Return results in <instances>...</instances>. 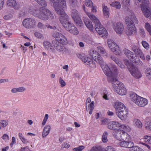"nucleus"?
Here are the masks:
<instances>
[{
	"mask_svg": "<svg viewBox=\"0 0 151 151\" xmlns=\"http://www.w3.org/2000/svg\"><path fill=\"white\" fill-rule=\"evenodd\" d=\"M113 69L109 71L106 66H102V70L108 77L109 81L112 82V86L116 92L121 96L125 95L127 93V89L124 85L122 83L118 81L116 78L117 69L115 65H112Z\"/></svg>",
	"mask_w": 151,
	"mask_h": 151,
	"instance_id": "f257e3e1",
	"label": "nucleus"
},
{
	"mask_svg": "<svg viewBox=\"0 0 151 151\" xmlns=\"http://www.w3.org/2000/svg\"><path fill=\"white\" fill-rule=\"evenodd\" d=\"M34 0L42 7H40L39 9L36 7H29V12L32 14L44 20H47L49 19H52L54 17L51 11L45 7L47 6L45 0Z\"/></svg>",
	"mask_w": 151,
	"mask_h": 151,
	"instance_id": "f03ea898",
	"label": "nucleus"
},
{
	"mask_svg": "<svg viewBox=\"0 0 151 151\" xmlns=\"http://www.w3.org/2000/svg\"><path fill=\"white\" fill-rule=\"evenodd\" d=\"M115 138L120 141L118 144L121 147L130 148L134 145L133 142L129 140L130 136L124 130H119Z\"/></svg>",
	"mask_w": 151,
	"mask_h": 151,
	"instance_id": "7ed1b4c3",
	"label": "nucleus"
},
{
	"mask_svg": "<svg viewBox=\"0 0 151 151\" xmlns=\"http://www.w3.org/2000/svg\"><path fill=\"white\" fill-rule=\"evenodd\" d=\"M125 19L127 26L126 33L129 35H132L135 33L136 32V30L133 22L137 24L138 23V21L134 14L131 11L128 12Z\"/></svg>",
	"mask_w": 151,
	"mask_h": 151,
	"instance_id": "20e7f679",
	"label": "nucleus"
},
{
	"mask_svg": "<svg viewBox=\"0 0 151 151\" xmlns=\"http://www.w3.org/2000/svg\"><path fill=\"white\" fill-rule=\"evenodd\" d=\"M97 52H96V51L94 50H92V53H91V55L93 59L97 63L100 64L102 69V66H106L108 67V69H110L109 71L112 70L113 69L112 65H114L110 63L109 67L107 65L104 64L103 60L99 54V53H100L103 55H106V52L104 49L102 47H99L97 48Z\"/></svg>",
	"mask_w": 151,
	"mask_h": 151,
	"instance_id": "39448f33",
	"label": "nucleus"
},
{
	"mask_svg": "<svg viewBox=\"0 0 151 151\" xmlns=\"http://www.w3.org/2000/svg\"><path fill=\"white\" fill-rule=\"evenodd\" d=\"M113 105L118 117L122 120H126L128 117V112L124 105L121 102L116 101Z\"/></svg>",
	"mask_w": 151,
	"mask_h": 151,
	"instance_id": "423d86ee",
	"label": "nucleus"
},
{
	"mask_svg": "<svg viewBox=\"0 0 151 151\" xmlns=\"http://www.w3.org/2000/svg\"><path fill=\"white\" fill-rule=\"evenodd\" d=\"M108 128L111 130L116 131L114 134V137L119 130L126 131L127 132H130L131 128L128 125L122 124L118 121H114L109 122L107 125Z\"/></svg>",
	"mask_w": 151,
	"mask_h": 151,
	"instance_id": "0eeeda50",
	"label": "nucleus"
},
{
	"mask_svg": "<svg viewBox=\"0 0 151 151\" xmlns=\"http://www.w3.org/2000/svg\"><path fill=\"white\" fill-rule=\"evenodd\" d=\"M69 17L66 15L65 17H62L59 19L60 23L67 31L74 35H78L79 33L78 29L73 24L69 21Z\"/></svg>",
	"mask_w": 151,
	"mask_h": 151,
	"instance_id": "6e6552de",
	"label": "nucleus"
},
{
	"mask_svg": "<svg viewBox=\"0 0 151 151\" xmlns=\"http://www.w3.org/2000/svg\"><path fill=\"white\" fill-rule=\"evenodd\" d=\"M54 8L57 14L60 16L59 19L62 17H65V15H68L64 12L66 8L65 0H58L57 4H54Z\"/></svg>",
	"mask_w": 151,
	"mask_h": 151,
	"instance_id": "1a4fd4ad",
	"label": "nucleus"
},
{
	"mask_svg": "<svg viewBox=\"0 0 151 151\" xmlns=\"http://www.w3.org/2000/svg\"><path fill=\"white\" fill-rule=\"evenodd\" d=\"M125 64L128 66L129 70L131 75L136 79H139L142 76V74L138 68L132 64H129V62L128 60H126L125 62Z\"/></svg>",
	"mask_w": 151,
	"mask_h": 151,
	"instance_id": "9d476101",
	"label": "nucleus"
},
{
	"mask_svg": "<svg viewBox=\"0 0 151 151\" xmlns=\"http://www.w3.org/2000/svg\"><path fill=\"white\" fill-rule=\"evenodd\" d=\"M130 97L131 100L139 107H144L148 103L147 99L141 97L134 93L130 95Z\"/></svg>",
	"mask_w": 151,
	"mask_h": 151,
	"instance_id": "9b49d317",
	"label": "nucleus"
},
{
	"mask_svg": "<svg viewBox=\"0 0 151 151\" xmlns=\"http://www.w3.org/2000/svg\"><path fill=\"white\" fill-rule=\"evenodd\" d=\"M108 47L111 51L116 55H119L121 51L119 46L113 40L108 39L107 40Z\"/></svg>",
	"mask_w": 151,
	"mask_h": 151,
	"instance_id": "f8f14e48",
	"label": "nucleus"
},
{
	"mask_svg": "<svg viewBox=\"0 0 151 151\" xmlns=\"http://www.w3.org/2000/svg\"><path fill=\"white\" fill-rule=\"evenodd\" d=\"M141 8L144 16L151 19V7L149 2L141 5Z\"/></svg>",
	"mask_w": 151,
	"mask_h": 151,
	"instance_id": "ddd939ff",
	"label": "nucleus"
},
{
	"mask_svg": "<svg viewBox=\"0 0 151 151\" xmlns=\"http://www.w3.org/2000/svg\"><path fill=\"white\" fill-rule=\"evenodd\" d=\"M123 52L125 55L130 59L133 62L141 64L142 63L140 60L137 58L136 56H135L133 53L128 49L124 48Z\"/></svg>",
	"mask_w": 151,
	"mask_h": 151,
	"instance_id": "4468645a",
	"label": "nucleus"
},
{
	"mask_svg": "<svg viewBox=\"0 0 151 151\" xmlns=\"http://www.w3.org/2000/svg\"><path fill=\"white\" fill-rule=\"evenodd\" d=\"M52 36L59 43L62 45H66L68 43V40L60 32H54Z\"/></svg>",
	"mask_w": 151,
	"mask_h": 151,
	"instance_id": "2eb2a0df",
	"label": "nucleus"
},
{
	"mask_svg": "<svg viewBox=\"0 0 151 151\" xmlns=\"http://www.w3.org/2000/svg\"><path fill=\"white\" fill-rule=\"evenodd\" d=\"M71 16L76 24L79 26H81L83 25L82 20L81 19L78 12L75 9H73L72 10Z\"/></svg>",
	"mask_w": 151,
	"mask_h": 151,
	"instance_id": "dca6fc26",
	"label": "nucleus"
},
{
	"mask_svg": "<svg viewBox=\"0 0 151 151\" xmlns=\"http://www.w3.org/2000/svg\"><path fill=\"white\" fill-rule=\"evenodd\" d=\"M79 58L88 67L91 68H94L96 67L95 63L88 56L85 55L82 57L80 56Z\"/></svg>",
	"mask_w": 151,
	"mask_h": 151,
	"instance_id": "f3484780",
	"label": "nucleus"
},
{
	"mask_svg": "<svg viewBox=\"0 0 151 151\" xmlns=\"http://www.w3.org/2000/svg\"><path fill=\"white\" fill-rule=\"evenodd\" d=\"M36 23L35 20L31 18H26L24 19L22 22L23 26L28 29L35 27Z\"/></svg>",
	"mask_w": 151,
	"mask_h": 151,
	"instance_id": "a211bd4d",
	"label": "nucleus"
},
{
	"mask_svg": "<svg viewBox=\"0 0 151 151\" xmlns=\"http://www.w3.org/2000/svg\"><path fill=\"white\" fill-rule=\"evenodd\" d=\"M56 42H53L52 43L53 45H54V43L55 44ZM43 45L44 47L46 50L52 53H55L56 49L55 48L54 45L53 46L50 42L48 41H45L43 42Z\"/></svg>",
	"mask_w": 151,
	"mask_h": 151,
	"instance_id": "6ab92c4d",
	"label": "nucleus"
},
{
	"mask_svg": "<svg viewBox=\"0 0 151 151\" xmlns=\"http://www.w3.org/2000/svg\"><path fill=\"white\" fill-rule=\"evenodd\" d=\"M113 28L118 34H122L124 30L123 24L120 22H118L114 24Z\"/></svg>",
	"mask_w": 151,
	"mask_h": 151,
	"instance_id": "aec40b11",
	"label": "nucleus"
},
{
	"mask_svg": "<svg viewBox=\"0 0 151 151\" xmlns=\"http://www.w3.org/2000/svg\"><path fill=\"white\" fill-rule=\"evenodd\" d=\"M83 22L88 29L91 32H94L95 30L92 22L87 17H84Z\"/></svg>",
	"mask_w": 151,
	"mask_h": 151,
	"instance_id": "412c9836",
	"label": "nucleus"
},
{
	"mask_svg": "<svg viewBox=\"0 0 151 151\" xmlns=\"http://www.w3.org/2000/svg\"><path fill=\"white\" fill-rule=\"evenodd\" d=\"M53 44L55 48L57 51L65 54H69V50L66 47L59 45L58 42L55 44L54 43Z\"/></svg>",
	"mask_w": 151,
	"mask_h": 151,
	"instance_id": "4be33fe9",
	"label": "nucleus"
},
{
	"mask_svg": "<svg viewBox=\"0 0 151 151\" xmlns=\"http://www.w3.org/2000/svg\"><path fill=\"white\" fill-rule=\"evenodd\" d=\"M6 3L8 6L12 7L14 9H18L19 8V5L17 3L15 0H8Z\"/></svg>",
	"mask_w": 151,
	"mask_h": 151,
	"instance_id": "5701e85b",
	"label": "nucleus"
},
{
	"mask_svg": "<svg viewBox=\"0 0 151 151\" xmlns=\"http://www.w3.org/2000/svg\"><path fill=\"white\" fill-rule=\"evenodd\" d=\"M133 125L135 127L141 129L142 128L143 125L141 121L137 118H134L132 120Z\"/></svg>",
	"mask_w": 151,
	"mask_h": 151,
	"instance_id": "b1692460",
	"label": "nucleus"
},
{
	"mask_svg": "<svg viewBox=\"0 0 151 151\" xmlns=\"http://www.w3.org/2000/svg\"><path fill=\"white\" fill-rule=\"evenodd\" d=\"M83 8L89 18L92 20L94 23L99 21L94 15L90 12H88L86 10L84 5L83 6Z\"/></svg>",
	"mask_w": 151,
	"mask_h": 151,
	"instance_id": "393cba45",
	"label": "nucleus"
},
{
	"mask_svg": "<svg viewBox=\"0 0 151 151\" xmlns=\"http://www.w3.org/2000/svg\"><path fill=\"white\" fill-rule=\"evenodd\" d=\"M51 129V127L49 125H47L45 126L43 129L42 133V137H45L50 133Z\"/></svg>",
	"mask_w": 151,
	"mask_h": 151,
	"instance_id": "a878e982",
	"label": "nucleus"
},
{
	"mask_svg": "<svg viewBox=\"0 0 151 151\" xmlns=\"http://www.w3.org/2000/svg\"><path fill=\"white\" fill-rule=\"evenodd\" d=\"M103 12L104 15L106 18H108L109 16V9L104 5H103Z\"/></svg>",
	"mask_w": 151,
	"mask_h": 151,
	"instance_id": "bb28decb",
	"label": "nucleus"
},
{
	"mask_svg": "<svg viewBox=\"0 0 151 151\" xmlns=\"http://www.w3.org/2000/svg\"><path fill=\"white\" fill-rule=\"evenodd\" d=\"M91 101V99L90 98H88L86 100V108L90 107L93 109V106H94V102L93 101Z\"/></svg>",
	"mask_w": 151,
	"mask_h": 151,
	"instance_id": "cd10ccee",
	"label": "nucleus"
},
{
	"mask_svg": "<svg viewBox=\"0 0 151 151\" xmlns=\"http://www.w3.org/2000/svg\"><path fill=\"white\" fill-rule=\"evenodd\" d=\"M111 59L115 62L117 65L121 68H124V65L122 63V62L118 59H116L115 57L112 56Z\"/></svg>",
	"mask_w": 151,
	"mask_h": 151,
	"instance_id": "c85d7f7f",
	"label": "nucleus"
},
{
	"mask_svg": "<svg viewBox=\"0 0 151 151\" xmlns=\"http://www.w3.org/2000/svg\"><path fill=\"white\" fill-rule=\"evenodd\" d=\"M95 29L96 32L101 34V32H100V30L99 29L100 28H102L103 26L101 24L99 21L95 23Z\"/></svg>",
	"mask_w": 151,
	"mask_h": 151,
	"instance_id": "c756f323",
	"label": "nucleus"
},
{
	"mask_svg": "<svg viewBox=\"0 0 151 151\" xmlns=\"http://www.w3.org/2000/svg\"><path fill=\"white\" fill-rule=\"evenodd\" d=\"M18 135L19 139L23 143L25 144L28 142V140L25 138L22 133L21 132L19 133Z\"/></svg>",
	"mask_w": 151,
	"mask_h": 151,
	"instance_id": "7c9ffc66",
	"label": "nucleus"
},
{
	"mask_svg": "<svg viewBox=\"0 0 151 151\" xmlns=\"http://www.w3.org/2000/svg\"><path fill=\"white\" fill-rule=\"evenodd\" d=\"M110 5L117 9H119L121 8V4L118 1L113 2Z\"/></svg>",
	"mask_w": 151,
	"mask_h": 151,
	"instance_id": "2f4dec72",
	"label": "nucleus"
},
{
	"mask_svg": "<svg viewBox=\"0 0 151 151\" xmlns=\"http://www.w3.org/2000/svg\"><path fill=\"white\" fill-rule=\"evenodd\" d=\"M108 133L107 132H104L102 136V140L103 142L106 143L108 141L107 137Z\"/></svg>",
	"mask_w": 151,
	"mask_h": 151,
	"instance_id": "473e14b6",
	"label": "nucleus"
},
{
	"mask_svg": "<svg viewBox=\"0 0 151 151\" xmlns=\"http://www.w3.org/2000/svg\"><path fill=\"white\" fill-rule=\"evenodd\" d=\"M144 126L146 130L148 131H151V122H146Z\"/></svg>",
	"mask_w": 151,
	"mask_h": 151,
	"instance_id": "72a5a7b5",
	"label": "nucleus"
},
{
	"mask_svg": "<svg viewBox=\"0 0 151 151\" xmlns=\"http://www.w3.org/2000/svg\"><path fill=\"white\" fill-rule=\"evenodd\" d=\"M144 27L146 30L151 36V25L148 22L145 23Z\"/></svg>",
	"mask_w": 151,
	"mask_h": 151,
	"instance_id": "f704fd0d",
	"label": "nucleus"
},
{
	"mask_svg": "<svg viewBox=\"0 0 151 151\" xmlns=\"http://www.w3.org/2000/svg\"><path fill=\"white\" fill-rule=\"evenodd\" d=\"M145 74L147 77L151 81V69L150 68H147L145 70Z\"/></svg>",
	"mask_w": 151,
	"mask_h": 151,
	"instance_id": "c9c22d12",
	"label": "nucleus"
},
{
	"mask_svg": "<svg viewBox=\"0 0 151 151\" xmlns=\"http://www.w3.org/2000/svg\"><path fill=\"white\" fill-rule=\"evenodd\" d=\"M130 151H143V150L138 147L132 146L129 148Z\"/></svg>",
	"mask_w": 151,
	"mask_h": 151,
	"instance_id": "e433bc0d",
	"label": "nucleus"
},
{
	"mask_svg": "<svg viewBox=\"0 0 151 151\" xmlns=\"http://www.w3.org/2000/svg\"><path fill=\"white\" fill-rule=\"evenodd\" d=\"M143 139L145 142L151 144V136L145 135Z\"/></svg>",
	"mask_w": 151,
	"mask_h": 151,
	"instance_id": "4c0bfd02",
	"label": "nucleus"
},
{
	"mask_svg": "<svg viewBox=\"0 0 151 151\" xmlns=\"http://www.w3.org/2000/svg\"><path fill=\"white\" fill-rule=\"evenodd\" d=\"M132 50L134 52L135 55H137L141 51V50L135 46H133L132 48Z\"/></svg>",
	"mask_w": 151,
	"mask_h": 151,
	"instance_id": "58836bf2",
	"label": "nucleus"
},
{
	"mask_svg": "<svg viewBox=\"0 0 151 151\" xmlns=\"http://www.w3.org/2000/svg\"><path fill=\"white\" fill-rule=\"evenodd\" d=\"M102 30H100V32H101V34H99V33H97L99 35H102V36H107L108 35V33L106 29L104 28Z\"/></svg>",
	"mask_w": 151,
	"mask_h": 151,
	"instance_id": "ea45409f",
	"label": "nucleus"
},
{
	"mask_svg": "<svg viewBox=\"0 0 151 151\" xmlns=\"http://www.w3.org/2000/svg\"><path fill=\"white\" fill-rule=\"evenodd\" d=\"M8 123L9 122L7 120H1L0 122L2 127L3 128L6 127L8 124Z\"/></svg>",
	"mask_w": 151,
	"mask_h": 151,
	"instance_id": "a19ab883",
	"label": "nucleus"
},
{
	"mask_svg": "<svg viewBox=\"0 0 151 151\" xmlns=\"http://www.w3.org/2000/svg\"><path fill=\"white\" fill-rule=\"evenodd\" d=\"M142 44L143 47L146 49L148 50L149 49V44L146 41H142Z\"/></svg>",
	"mask_w": 151,
	"mask_h": 151,
	"instance_id": "79ce46f5",
	"label": "nucleus"
},
{
	"mask_svg": "<svg viewBox=\"0 0 151 151\" xmlns=\"http://www.w3.org/2000/svg\"><path fill=\"white\" fill-rule=\"evenodd\" d=\"M103 97L104 99L106 100H108L109 99L108 93L107 91L105 90L104 92Z\"/></svg>",
	"mask_w": 151,
	"mask_h": 151,
	"instance_id": "37998d69",
	"label": "nucleus"
},
{
	"mask_svg": "<svg viewBox=\"0 0 151 151\" xmlns=\"http://www.w3.org/2000/svg\"><path fill=\"white\" fill-rule=\"evenodd\" d=\"M103 151H116L115 149L111 146H108L106 148H103Z\"/></svg>",
	"mask_w": 151,
	"mask_h": 151,
	"instance_id": "c03bdc74",
	"label": "nucleus"
},
{
	"mask_svg": "<svg viewBox=\"0 0 151 151\" xmlns=\"http://www.w3.org/2000/svg\"><path fill=\"white\" fill-rule=\"evenodd\" d=\"M86 5L89 7H92L93 6L92 1L90 0H86L85 1Z\"/></svg>",
	"mask_w": 151,
	"mask_h": 151,
	"instance_id": "a18cd8bd",
	"label": "nucleus"
},
{
	"mask_svg": "<svg viewBox=\"0 0 151 151\" xmlns=\"http://www.w3.org/2000/svg\"><path fill=\"white\" fill-rule=\"evenodd\" d=\"M59 82L60 85V86L62 87L65 86L66 85L65 81L61 77H60L59 78Z\"/></svg>",
	"mask_w": 151,
	"mask_h": 151,
	"instance_id": "49530a36",
	"label": "nucleus"
},
{
	"mask_svg": "<svg viewBox=\"0 0 151 151\" xmlns=\"http://www.w3.org/2000/svg\"><path fill=\"white\" fill-rule=\"evenodd\" d=\"M85 147L83 146H80L78 147L74 148L73 150L74 151H82V150L84 149Z\"/></svg>",
	"mask_w": 151,
	"mask_h": 151,
	"instance_id": "de8ad7c7",
	"label": "nucleus"
},
{
	"mask_svg": "<svg viewBox=\"0 0 151 151\" xmlns=\"http://www.w3.org/2000/svg\"><path fill=\"white\" fill-rule=\"evenodd\" d=\"M69 1L70 6L73 7L76 6L77 5V0H69Z\"/></svg>",
	"mask_w": 151,
	"mask_h": 151,
	"instance_id": "09e8293b",
	"label": "nucleus"
},
{
	"mask_svg": "<svg viewBox=\"0 0 151 151\" xmlns=\"http://www.w3.org/2000/svg\"><path fill=\"white\" fill-rule=\"evenodd\" d=\"M48 117L49 116L48 114H46L45 115L44 119L42 123V125L44 126L45 125L48 118Z\"/></svg>",
	"mask_w": 151,
	"mask_h": 151,
	"instance_id": "8fccbe9b",
	"label": "nucleus"
},
{
	"mask_svg": "<svg viewBox=\"0 0 151 151\" xmlns=\"http://www.w3.org/2000/svg\"><path fill=\"white\" fill-rule=\"evenodd\" d=\"M2 138L5 141H6L9 139V136L6 134H4L2 137Z\"/></svg>",
	"mask_w": 151,
	"mask_h": 151,
	"instance_id": "3c124183",
	"label": "nucleus"
},
{
	"mask_svg": "<svg viewBox=\"0 0 151 151\" xmlns=\"http://www.w3.org/2000/svg\"><path fill=\"white\" fill-rule=\"evenodd\" d=\"M37 27L38 28L42 29H44L45 28V26L41 22L38 23Z\"/></svg>",
	"mask_w": 151,
	"mask_h": 151,
	"instance_id": "603ef678",
	"label": "nucleus"
},
{
	"mask_svg": "<svg viewBox=\"0 0 151 151\" xmlns=\"http://www.w3.org/2000/svg\"><path fill=\"white\" fill-rule=\"evenodd\" d=\"M140 57V58L143 60H145V58L144 55L142 51H140L139 54H138Z\"/></svg>",
	"mask_w": 151,
	"mask_h": 151,
	"instance_id": "864d4df0",
	"label": "nucleus"
},
{
	"mask_svg": "<svg viewBox=\"0 0 151 151\" xmlns=\"http://www.w3.org/2000/svg\"><path fill=\"white\" fill-rule=\"evenodd\" d=\"M34 35L36 37L39 38H41L42 37V35L41 34L38 32H35Z\"/></svg>",
	"mask_w": 151,
	"mask_h": 151,
	"instance_id": "5fc2aeb1",
	"label": "nucleus"
},
{
	"mask_svg": "<svg viewBox=\"0 0 151 151\" xmlns=\"http://www.w3.org/2000/svg\"><path fill=\"white\" fill-rule=\"evenodd\" d=\"M70 147L69 144L67 143H64L62 144V148H68Z\"/></svg>",
	"mask_w": 151,
	"mask_h": 151,
	"instance_id": "6e6d98bb",
	"label": "nucleus"
},
{
	"mask_svg": "<svg viewBox=\"0 0 151 151\" xmlns=\"http://www.w3.org/2000/svg\"><path fill=\"white\" fill-rule=\"evenodd\" d=\"M12 141L10 144V145L12 147L13 145L16 143V138L14 137H13L12 138Z\"/></svg>",
	"mask_w": 151,
	"mask_h": 151,
	"instance_id": "4d7b16f0",
	"label": "nucleus"
},
{
	"mask_svg": "<svg viewBox=\"0 0 151 151\" xmlns=\"http://www.w3.org/2000/svg\"><path fill=\"white\" fill-rule=\"evenodd\" d=\"M108 120L107 119H103L101 120V124L102 125H105L107 123Z\"/></svg>",
	"mask_w": 151,
	"mask_h": 151,
	"instance_id": "13d9d810",
	"label": "nucleus"
},
{
	"mask_svg": "<svg viewBox=\"0 0 151 151\" xmlns=\"http://www.w3.org/2000/svg\"><path fill=\"white\" fill-rule=\"evenodd\" d=\"M18 92H22L25 91L26 90L25 88L23 87H19L17 88Z\"/></svg>",
	"mask_w": 151,
	"mask_h": 151,
	"instance_id": "bf43d9fd",
	"label": "nucleus"
},
{
	"mask_svg": "<svg viewBox=\"0 0 151 151\" xmlns=\"http://www.w3.org/2000/svg\"><path fill=\"white\" fill-rule=\"evenodd\" d=\"M5 0H0V10L3 7Z\"/></svg>",
	"mask_w": 151,
	"mask_h": 151,
	"instance_id": "052dcab7",
	"label": "nucleus"
},
{
	"mask_svg": "<svg viewBox=\"0 0 151 151\" xmlns=\"http://www.w3.org/2000/svg\"><path fill=\"white\" fill-rule=\"evenodd\" d=\"M107 114L109 116H112L114 115V114L113 112L109 110L107 112Z\"/></svg>",
	"mask_w": 151,
	"mask_h": 151,
	"instance_id": "680f3d73",
	"label": "nucleus"
},
{
	"mask_svg": "<svg viewBox=\"0 0 151 151\" xmlns=\"http://www.w3.org/2000/svg\"><path fill=\"white\" fill-rule=\"evenodd\" d=\"M94 108V106H93V109H91L90 107H88L86 108V110L87 111L89 110V114H91L92 113V110Z\"/></svg>",
	"mask_w": 151,
	"mask_h": 151,
	"instance_id": "e2e57ef3",
	"label": "nucleus"
},
{
	"mask_svg": "<svg viewBox=\"0 0 151 151\" xmlns=\"http://www.w3.org/2000/svg\"><path fill=\"white\" fill-rule=\"evenodd\" d=\"M122 2L124 4L128 5L129 4L130 0H123Z\"/></svg>",
	"mask_w": 151,
	"mask_h": 151,
	"instance_id": "0e129e2a",
	"label": "nucleus"
},
{
	"mask_svg": "<svg viewBox=\"0 0 151 151\" xmlns=\"http://www.w3.org/2000/svg\"><path fill=\"white\" fill-rule=\"evenodd\" d=\"M139 2L142 3L141 4H144L146 3L149 2L148 0H137Z\"/></svg>",
	"mask_w": 151,
	"mask_h": 151,
	"instance_id": "69168bd1",
	"label": "nucleus"
},
{
	"mask_svg": "<svg viewBox=\"0 0 151 151\" xmlns=\"http://www.w3.org/2000/svg\"><path fill=\"white\" fill-rule=\"evenodd\" d=\"M63 68L65 70L66 72H68V65H63Z\"/></svg>",
	"mask_w": 151,
	"mask_h": 151,
	"instance_id": "338daca9",
	"label": "nucleus"
},
{
	"mask_svg": "<svg viewBox=\"0 0 151 151\" xmlns=\"http://www.w3.org/2000/svg\"><path fill=\"white\" fill-rule=\"evenodd\" d=\"M139 33L142 36H145V32L143 29H140L139 30Z\"/></svg>",
	"mask_w": 151,
	"mask_h": 151,
	"instance_id": "774afa93",
	"label": "nucleus"
}]
</instances>
